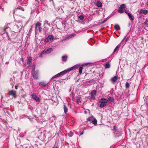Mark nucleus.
<instances>
[{
	"label": "nucleus",
	"mask_w": 148,
	"mask_h": 148,
	"mask_svg": "<svg viewBox=\"0 0 148 148\" xmlns=\"http://www.w3.org/2000/svg\"><path fill=\"white\" fill-rule=\"evenodd\" d=\"M114 29L117 30L120 29V28L118 25H115L114 26Z\"/></svg>",
	"instance_id": "412c9836"
},
{
	"label": "nucleus",
	"mask_w": 148,
	"mask_h": 148,
	"mask_svg": "<svg viewBox=\"0 0 148 148\" xmlns=\"http://www.w3.org/2000/svg\"><path fill=\"white\" fill-rule=\"evenodd\" d=\"M18 86L16 85L15 86V88L16 89H17L18 88Z\"/></svg>",
	"instance_id": "8fccbe9b"
},
{
	"label": "nucleus",
	"mask_w": 148,
	"mask_h": 148,
	"mask_svg": "<svg viewBox=\"0 0 148 148\" xmlns=\"http://www.w3.org/2000/svg\"><path fill=\"white\" fill-rule=\"evenodd\" d=\"M54 37L53 35H49L44 40L45 42H48L50 41H52Z\"/></svg>",
	"instance_id": "20e7f679"
},
{
	"label": "nucleus",
	"mask_w": 148,
	"mask_h": 148,
	"mask_svg": "<svg viewBox=\"0 0 148 148\" xmlns=\"http://www.w3.org/2000/svg\"><path fill=\"white\" fill-rule=\"evenodd\" d=\"M97 6L99 7H101L102 6V3L99 1H97V2L96 3Z\"/></svg>",
	"instance_id": "6ab92c4d"
},
{
	"label": "nucleus",
	"mask_w": 148,
	"mask_h": 148,
	"mask_svg": "<svg viewBox=\"0 0 148 148\" xmlns=\"http://www.w3.org/2000/svg\"><path fill=\"white\" fill-rule=\"evenodd\" d=\"M10 82H11V81L14 82L13 80V79L12 78H10Z\"/></svg>",
	"instance_id": "a18cd8bd"
},
{
	"label": "nucleus",
	"mask_w": 148,
	"mask_h": 148,
	"mask_svg": "<svg viewBox=\"0 0 148 148\" xmlns=\"http://www.w3.org/2000/svg\"><path fill=\"white\" fill-rule=\"evenodd\" d=\"M45 53H42V52L40 54V55H39V57H42V54H44Z\"/></svg>",
	"instance_id": "79ce46f5"
},
{
	"label": "nucleus",
	"mask_w": 148,
	"mask_h": 148,
	"mask_svg": "<svg viewBox=\"0 0 148 148\" xmlns=\"http://www.w3.org/2000/svg\"><path fill=\"white\" fill-rule=\"evenodd\" d=\"M97 120L95 119H94L93 120H92V123L94 125H96L97 124Z\"/></svg>",
	"instance_id": "bb28decb"
},
{
	"label": "nucleus",
	"mask_w": 148,
	"mask_h": 148,
	"mask_svg": "<svg viewBox=\"0 0 148 148\" xmlns=\"http://www.w3.org/2000/svg\"><path fill=\"white\" fill-rule=\"evenodd\" d=\"M57 77H58V75H57V74L56 75H54V76H53L52 78H51V79H52L53 78H56Z\"/></svg>",
	"instance_id": "c9c22d12"
},
{
	"label": "nucleus",
	"mask_w": 148,
	"mask_h": 148,
	"mask_svg": "<svg viewBox=\"0 0 148 148\" xmlns=\"http://www.w3.org/2000/svg\"><path fill=\"white\" fill-rule=\"evenodd\" d=\"M77 102L79 103L81 102L80 99H77Z\"/></svg>",
	"instance_id": "a19ab883"
},
{
	"label": "nucleus",
	"mask_w": 148,
	"mask_h": 148,
	"mask_svg": "<svg viewBox=\"0 0 148 148\" xmlns=\"http://www.w3.org/2000/svg\"><path fill=\"white\" fill-rule=\"evenodd\" d=\"M62 60L63 61L65 62L66 61L67 58V56L66 55L62 56Z\"/></svg>",
	"instance_id": "aec40b11"
},
{
	"label": "nucleus",
	"mask_w": 148,
	"mask_h": 148,
	"mask_svg": "<svg viewBox=\"0 0 148 148\" xmlns=\"http://www.w3.org/2000/svg\"><path fill=\"white\" fill-rule=\"evenodd\" d=\"M125 4H123L121 5L120 6L118 10V12L120 13H122L124 12V10H125Z\"/></svg>",
	"instance_id": "f03ea898"
},
{
	"label": "nucleus",
	"mask_w": 148,
	"mask_h": 148,
	"mask_svg": "<svg viewBox=\"0 0 148 148\" xmlns=\"http://www.w3.org/2000/svg\"><path fill=\"white\" fill-rule=\"evenodd\" d=\"M70 1H71V0H70Z\"/></svg>",
	"instance_id": "6e6d98bb"
},
{
	"label": "nucleus",
	"mask_w": 148,
	"mask_h": 148,
	"mask_svg": "<svg viewBox=\"0 0 148 148\" xmlns=\"http://www.w3.org/2000/svg\"><path fill=\"white\" fill-rule=\"evenodd\" d=\"M68 69L65 70L59 73L60 75H63L67 72H69Z\"/></svg>",
	"instance_id": "f3484780"
},
{
	"label": "nucleus",
	"mask_w": 148,
	"mask_h": 148,
	"mask_svg": "<svg viewBox=\"0 0 148 148\" xmlns=\"http://www.w3.org/2000/svg\"><path fill=\"white\" fill-rule=\"evenodd\" d=\"M96 93H97L96 90H94L92 91L91 93V95L95 96Z\"/></svg>",
	"instance_id": "4be33fe9"
},
{
	"label": "nucleus",
	"mask_w": 148,
	"mask_h": 148,
	"mask_svg": "<svg viewBox=\"0 0 148 148\" xmlns=\"http://www.w3.org/2000/svg\"><path fill=\"white\" fill-rule=\"evenodd\" d=\"M106 106V104L103 103H101L99 106L101 108H103L105 106Z\"/></svg>",
	"instance_id": "5701e85b"
},
{
	"label": "nucleus",
	"mask_w": 148,
	"mask_h": 148,
	"mask_svg": "<svg viewBox=\"0 0 148 148\" xmlns=\"http://www.w3.org/2000/svg\"><path fill=\"white\" fill-rule=\"evenodd\" d=\"M145 23L146 24H148V20L145 22Z\"/></svg>",
	"instance_id": "c03bdc74"
},
{
	"label": "nucleus",
	"mask_w": 148,
	"mask_h": 148,
	"mask_svg": "<svg viewBox=\"0 0 148 148\" xmlns=\"http://www.w3.org/2000/svg\"><path fill=\"white\" fill-rule=\"evenodd\" d=\"M105 66L106 68H109L110 67V65L109 64L107 63L105 64Z\"/></svg>",
	"instance_id": "7c9ffc66"
},
{
	"label": "nucleus",
	"mask_w": 148,
	"mask_h": 148,
	"mask_svg": "<svg viewBox=\"0 0 148 148\" xmlns=\"http://www.w3.org/2000/svg\"><path fill=\"white\" fill-rule=\"evenodd\" d=\"M108 100L110 102H113L114 101V98L112 97H109Z\"/></svg>",
	"instance_id": "2f4dec72"
},
{
	"label": "nucleus",
	"mask_w": 148,
	"mask_h": 148,
	"mask_svg": "<svg viewBox=\"0 0 148 148\" xmlns=\"http://www.w3.org/2000/svg\"><path fill=\"white\" fill-rule=\"evenodd\" d=\"M125 87L126 88H129L130 87V84L128 82H126L125 84Z\"/></svg>",
	"instance_id": "c85d7f7f"
},
{
	"label": "nucleus",
	"mask_w": 148,
	"mask_h": 148,
	"mask_svg": "<svg viewBox=\"0 0 148 148\" xmlns=\"http://www.w3.org/2000/svg\"><path fill=\"white\" fill-rule=\"evenodd\" d=\"M120 45H118L115 48L114 51V52H115L120 47Z\"/></svg>",
	"instance_id": "cd10ccee"
},
{
	"label": "nucleus",
	"mask_w": 148,
	"mask_h": 148,
	"mask_svg": "<svg viewBox=\"0 0 148 148\" xmlns=\"http://www.w3.org/2000/svg\"><path fill=\"white\" fill-rule=\"evenodd\" d=\"M39 84L43 86H45L47 85V84L44 82H40L39 83Z\"/></svg>",
	"instance_id": "b1692460"
},
{
	"label": "nucleus",
	"mask_w": 148,
	"mask_h": 148,
	"mask_svg": "<svg viewBox=\"0 0 148 148\" xmlns=\"http://www.w3.org/2000/svg\"><path fill=\"white\" fill-rule=\"evenodd\" d=\"M118 79V76H115L114 77H112L111 79V81L113 83L115 82Z\"/></svg>",
	"instance_id": "ddd939ff"
},
{
	"label": "nucleus",
	"mask_w": 148,
	"mask_h": 148,
	"mask_svg": "<svg viewBox=\"0 0 148 148\" xmlns=\"http://www.w3.org/2000/svg\"><path fill=\"white\" fill-rule=\"evenodd\" d=\"M32 60V59L31 57H29L28 58L27 60V65H28L29 67L31 65V63Z\"/></svg>",
	"instance_id": "9d476101"
},
{
	"label": "nucleus",
	"mask_w": 148,
	"mask_h": 148,
	"mask_svg": "<svg viewBox=\"0 0 148 148\" xmlns=\"http://www.w3.org/2000/svg\"><path fill=\"white\" fill-rule=\"evenodd\" d=\"M20 10L23 11L24 10L23 8L21 7H18L16 9H15L13 11V14H14L16 12H18Z\"/></svg>",
	"instance_id": "6e6552de"
},
{
	"label": "nucleus",
	"mask_w": 148,
	"mask_h": 148,
	"mask_svg": "<svg viewBox=\"0 0 148 148\" xmlns=\"http://www.w3.org/2000/svg\"><path fill=\"white\" fill-rule=\"evenodd\" d=\"M78 66L79 65L78 64H76L73 66L72 67L69 69H68V71L69 72L73 69H76Z\"/></svg>",
	"instance_id": "4468645a"
},
{
	"label": "nucleus",
	"mask_w": 148,
	"mask_h": 148,
	"mask_svg": "<svg viewBox=\"0 0 148 148\" xmlns=\"http://www.w3.org/2000/svg\"><path fill=\"white\" fill-rule=\"evenodd\" d=\"M33 77L34 78L37 79L38 78V71H34L33 73H32Z\"/></svg>",
	"instance_id": "1a4fd4ad"
},
{
	"label": "nucleus",
	"mask_w": 148,
	"mask_h": 148,
	"mask_svg": "<svg viewBox=\"0 0 148 148\" xmlns=\"http://www.w3.org/2000/svg\"><path fill=\"white\" fill-rule=\"evenodd\" d=\"M95 96L91 95L90 99L92 100H94L95 99Z\"/></svg>",
	"instance_id": "f704fd0d"
},
{
	"label": "nucleus",
	"mask_w": 148,
	"mask_h": 148,
	"mask_svg": "<svg viewBox=\"0 0 148 148\" xmlns=\"http://www.w3.org/2000/svg\"><path fill=\"white\" fill-rule=\"evenodd\" d=\"M52 148H58V146L55 145Z\"/></svg>",
	"instance_id": "ea45409f"
},
{
	"label": "nucleus",
	"mask_w": 148,
	"mask_h": 148,
	"mask_svg": "<svg viewBox=\"0 0 148 148\" xmlns=\"http://www.w3.org/2000/svg\"><path fill=\"white\" fill-rule=\"evenodd\" d=\"M22 26L21 25H16L13 27V29L14 30V32H19L20 29H21Z\"/></svg>",
	"instance_id": "7ed1b4c3"
},
{
	"label": "nucleus",
	"mask_w": 148,
	"mask_h": 148,
	"mask_svg": "<svg viewBox=\"0 0 148 148\" xmlns=\"http://www.w3.org/2000/svg\"><path fill=\"white\" fill-rule=\"evenodd\" d=\"M84 18V17L83 15H81L78 18L80 20H82Z\"/></svg>",
	"instance_id": "72a5a7b5"
},
{
	"label": "nucleus",
	"mask_w": 148,
	"mask_h": 148,
	"mask_svg": "<svg viewBox=\"0 0 148 148\" xmlns=\"http://www.w3.org/2000/svg\"><path fill=\"white\" fill-rule=\"evenodd\" d=\"M124 12H125L126 14H127V13H128L127 12V11L126 10H125Z\"/></svg>",
	"instance_id": "09e8293b"
},
{
	"label": "nucleus",
	"mask_w": 148,
	"mask_h": 148,
	"mask_svg": "<svg viewBox=\"0 0 148 148\" xmlns=\"http://www.w3.org/2000/svg\"><path fill=\"white\" fill-rule=\"evenodd\" d=\"M84 133V132H81V134L79 135V136H81V135H82V134H83Z\"/></svg>",
	"instance_id": "de8ad7c7"
},
{
	"label": "nucleus",
	"mask_w": 148,
	"mask_h": 148,
	"mask_svg": "<svg viewBox=\"0 0 148 148\" xmlns=\"http://www.w3.org/2000/svg\"><path fill=\"white\" fill-rule=\"evenodd\" d=\"M93 116H91L90 117H89L87 119V121H91L92 122V120H93Z\"/></svg>",
	"instance_id": "393cba45"
},
{
	"label": "nucleus",
	"mask_w": 148,
	"mask_h": 148,
	"mask_svg": "<svg viewBox=\"0 0 148 148\" xmlns=\"http://www.w3.org/2000/svg\"><path fill=\"white\" fill-rule=\"evenodd\" d=\"M10 84L12 86V87L14 85V82H10Z\"/></svg>",
	"instance_id": "58836bf2"
},
{
	"label": "nucleus",
	"mask_w": 148,
	"mask_h": 148,
	"mask_svg": "<svg viewBox=\"0 0 148 148\" xmlns=\"http://www.w3.org/2000/svg\"><path fill=\"white\" fill-rule=\"evenodd\" d=\"M73 135V133L71 131H70L69 132L68 134V135L70 137H72Z\"/></svg>",
	"instance_id": "a878e982"
},
{
	"label": "nucleus",
	"mask_w": 148,
	"mask_h": 148,
	"mask_svg": "<svg viewBox=\"0 0 148 148\" xmlns=\"http://www.w3.org/2000/svg\"><path fill=\"white\" fill-rule=\"evenodd\" d=\"M35 1H36V5H38V3H39L38 0H35Z\"/></svg>",
	"instance_id": "4c0bfd02"
},
{
	"label": "nucleus",
	"mask_w": 148,
	"mask_h": 148,
	"mask_svg": "<svg viewBox=\"0 0 148 148\" xmlns=\"http://www.w3.org/2000/svg\"><path fill=\"white\" fill-rule=\"evenodd\" d=\"M16 91L13 90L9 91L8 92V94L9 95L13 96L14 98L16 97Z\"/></svg>",
	"instance_id": "0eeeda50"
},
{
	"label": "nucleus",
	"mask_w": 148,
	"mask_h": 148,
	"mask_svg": "<svg viewBox=\"0 0 148 148\" xmlns=\"http://www.w3.org/2000/svg\"><path fill=\"white\" fill-rule=\"evenodd\" d=\"M140 12L141 13L146 14L147 13L148 11L146 10H141L140 11Z\"/></svg>",
	"instance_id": "a211bd4d"
},
{
	"label": "nucleus",
	"mask_w": 148,
	"mask_h": 148,
	"mask_svg": "<svg viewBox=\"0 0 148 148\" xmlns=\"http://www.w3.org/2000/svg\"><path fill=\"white\" fill-rule=\"evenodd\" d=\"M64 113L66 114L68 112V109L66 106L64 104Z\"/></svg>",
	"instance_id": "dca6fc26"
},
{
	"label": "nucleus",
	"mask_w": 148,
	"mask_h": 148,
	"mask_svg": "<svg viewBox=\"0 0 148 148\" xmlns=\"http://www.w3.org/2000/svg\"><path fill=\"white\" fill-rule=\"evenodd\" d=\"M35 70V66H34L33 68V69H32V72L34 71H34Z\"/></svg>",
	"instance_id": "37998d69"
},
{
	"label": "nucleus",
	"mask_w": 148,
	"mask_h": 148,
	"mask_svg": "<svg viewBox=\"0 0 148 148\" xmlns=\"http://www.w3.org/2000/svg\"><path fill=\"white\" fill-rule=\"evenodd\" d=\"M147 5L148 6V2H147Z\"/></svg>",
	"instance_id": "864d4df0"
},
{
	"label": "nucleus",
	"mask_w": 148,
	"mask_h": 148,
	"mask_svg": "<svg viewBox=\"0 0 148 148\" xmlns=\"http://www.w3.org/2000/svg\"><path fill=\"white\" fill-rule=\"evenodd\" d=\"M46 24H47L49 26H50V25L49 23H48V21L47 20H46L44 22V25H45Z\"/></svg>",
	"instance_id": "c756f323"
},
{
	"label": "nucleus",
	"mask_w": 148,
	"mask_h": 148,
	"mask_svg": "<svg viewBox=\"0 0 148 148\" xmlns=\"http://www.w3.org/2000/svg\"><path fill=\"white\" fill-rule=\"evenodd\" d=\"M41 23L39 22H38L36 23L35 27L36 32L37 30L38 29L39 32H41L42 29L41 27Z\"/></svg>",
	"instance_id": "f257e3e1"
},
{
	"label": "nucleus",
	"mask_w": 148,
	"mask_h": 148,
	"mask_svg": "<svg viewBox=\"0 0 148 148\" xmlns=\"http://www.w3.org/2000/svg\"><path fill=\"white\" fill-rule=\"evenodd\" d=\"M83 69L82 67H79V74H81L82 73V71Z\"/></svg>",
	"instance_id": "473e14b6"
},
{
	"label": "nucleus",
	"mask_w": 148,
	"mask_h": 148,
	"mask_svg": "<svg viewBox=\"0 0 148 148\" xmlns=\"http://www.w3.org/2000/svg\"><path fill=\"white\" fill-rule=\"evenodd\" d=\"M20 22V21H18V22Z\"/></svg>",
	"instance_id": "5fc2aeb1"
},
{
	"label": "nucleus",
	"mask_w": 148,
	"mask_h": 148,
	"mask_svg": "<svg viewBox=\"0 0 148 148\" xmlns=\"http://www.w3.org/2000/svg\"><path fill=\"white\" fill-rule=\"evenodd\" d=\"M127 15L130 20L132 21H133L134 20V17L133 15H131L130 13H128Z\"/></svg>",
	"instance_id": "2eb2a0df"
},
{
	"label": "nucleus",
	"mask_w": 148,
	"mask_h": 148,
	"mask_svg": "<svg viewBox=\"0 0 148 148\" xmlns=\"http://www.w3.org/2000/svg\"><path fill=\"white\" fill-rule=\"evenodd\" d=\"M108 102V100L104 98H101L99 101L100 103H103L106 104Z\"/></svg>",
	"instance_id": "f8f14e48"
},
{
	"label": "nucleus",
	"mask_w": 148,
	"mask_h": 148,
	"mask_svg": "<svg viewBox=\"0 0 148 148\" xmlns=\"http://www.w3.org/2000/svg\"><path fill=\"white\" fill-rule=\"evenodd\" d=\"M57 75H58V77H59V76H60L59 73H58V74H57Z\"/></svg>",
	"instance_id": "3c124183"
},
{
	"label": "nucleus",
	"mask_w": 148,
	"mask_h": 148,
	"mask_svg": "<svg viewBox=\"0 0 148 148\" xmlns=\"http://www.w3.org/2000/svg\"><path fill=\"white\" fill-rule=\"evenodd\" d=\"M3 32H0L1 34H3L4 33V32H5V30H4Z\"/></svg>",
	"instance_id": "49530a36"
},
{
	"label": "nucleus",
	"mask_w": 148,
	"mask_h": 148,
	"mask_svg": "<svg viewBox=\"0 0 148 148\" xmlns=\"http://www.w3.org/2000/svg\"><path fill=\"white\" fill-rule=\"evenodd\" d=\"M106 21V20H104L102 22V23H105V22Z\"/></svg>",
	"instance_id": "603ef678"
},
{
	"label": "nucleus",
	"mask_w": 148,
	"mask_h": 148,
	"mask_svg": "<svg viewBox=\"0 0 148 148\" xmlns=\"http://www.w3.org/2000/svg\"><path fill=\"white\" fill-rule=\"evenodd\" d=\"M53 50L52 48H49V49H47L46 50H44L42 52V53H44L47 54L51 52Z\"/></svg>",
	"instance_id": "9b49d317"
},
{
	"label": "nucleus",
	"mask_w": 148,
	"mask_h": 148,
	"mask_svg": "<svg viewBox=\"0 0 148 148\" xmlns=\"http://www.w3.org/2000/svg\"><path fill=\"white\" fill-rule=\"evenodd\" d=\"M114 132L115 136H120L121 135V133L117 130L116 127L115 126H114Z\"/></svg>",
	"instance_id": "423d86ee"
},
{
	"label": "nucleus",
	"mask_w": 148,
	"mask_h": 148,
	"mask_svg": "<svg viewBox=\"0 0 148 148\" xmlns=\"http://www.w3.org/2000/svg\"><path fill=\"white\" fill-rule=\"evenodd\" d=\"M57 77H58V75H57V74L56 75H54V76H53L52 78H51V79H52L53 78H56Z\"/></svg>",
	"instance_id": "e433bc0d"
},
{
	"label": "nucleus",
	"mask_w": 148,
	"mask_h": 148,
	"mask_svg": "<svg viewBox=\"0 0 148 148\" xmlns=\"http://www.w3.org/2000/svg\"><path fill=\"white\" fill-rule=\"evenodd\" d=\"M31 96L33 99L36 102L40 101V99L38 97V95L34 93L32 94L31 95Z\"/></svg>",
	"instance_id": "39448f33"
}]
</instances>
